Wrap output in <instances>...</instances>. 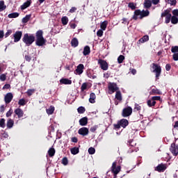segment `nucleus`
Listing matches in <instances>:
<instances>
[{
  "label": "nucleus",
  "mask_w": 178,
  "mask_h": 178,
  "mask_svg": "<svg viewBox=\"0 0 178 178\" xmlns=\"http://www.w3.org/2000/svg\"><path fill=\"white\" fill-rule=\"evenodd\" d=\"M35 45L37 47H44L47 44V40L44 38V32L42 30H39L35 33Z\"/></svg>",
  "instance_id": "obj_1"
},
{
  "label": "nucleus",
  "mask_w": 178,
  "mask_h": 178,
  "mask_svg": "<svg viewBox=\"0 0 178 178\" xmlns=\"http://www.w3.org/2000/svg\"><path fill=\"white\" fill-rule=\"evenodd\" d=\"M139 19H144V17H148V16H149V10H148V9L147 10H143L141 11V10H136L134 13V15L132 17V19L134 20H138V17Z\"/></svg>",
  "instance_id": "obj_2"
},
{
  "label": "nucleus",
  "mask_w": 178,
  "mask_h": 178,
  "mask_svg": "<svg viewBox=\"0 0 178 178\" xmlns=\"http://www.w3.org/2000/svg\"><path fill=\"white\" fill-rule=\"evenodd\" d=\"M34 41H35V36L33 34L25 33L22 38V42L25 43L26 47H30Z\"/></svg>",
  "instance_id": "obj_3"
},
{
  "label": "nucleus",
  "mask_w": 178,
  "mask_h": 178,
  "mask_svg": "<svg viewBox=\"0 0 178 178\" xmlns=\"http://www.w3.org/2000/svg\"><path fill=\"white\" fill-rule=\"evenodd\" d=\"M150 67L152 69V73H155L156 80H159L161 73H162V67L157 63H153Z\"/></svg>",
  "instance_id": "obj_4"
},
{
  "label": "nucleus",
  "mask_w": 178,
  "mask_h": 178,
  "mask_svg": "<svg viewBox=\"0 0 178 178\" xmlns=\"http://www.w3.org/2000/svg\"><path fill=\"white\" fill-rule=\"evenodd\" d=\"M127 126H129V120L124 118L118 120L117 124H113L115 130H119L121 127H122V129H126Z\"/></svg>",
  "instance_id": "obj_5"
},
{
  "label": "nucleus",
  "mask_w": 178,
  "mask_h": 178,
  "mask_svg": "<svg viewBox=\"0 0 178 178\" xmlns=\"http://www.w3.org/2000/svg\"><path fill=\"white\" fill-rule=\"evenodd\" d=\"M108 94L112 95L113 92H116L119 90V87H118V84L116 83H108Z\"/></svg>",
  "instance_id": "obj_6"
},
{
  "label": "nucleus",
  "mask_w": 178,
  "mask_h": 178,
  "mask_svg": "<svg viewBox=\"0 0 178 178\" xmlns=\"http://www.w3.org/2000/svg\"><path fill=\"white\" fill-rule=\"evenodd\" d=\"M97 63L99 65L100 69H102V70H108V69H109V65L108 64V62H106V60H102V58H99L97 60Z\"/></svg>",
  "instance_id": "obj_7"
},
{
  "label": "nucleus",
  "mask_w": 178,
  "mask_h": 178,
  "mask_svg": "<svg viewBox=\"0 0 178 178\" xmlns=\"http://www.w3.org/2000/svg\"><path fill=\"white\" fill-rule=\"evenodd\" d=\"M117 163H118L115 161L113 163L111 166V172L112 173H113L114 178L116 177V176H118L119 172H120V169H122V167H120V165L116 166Z\"/></svg>",
  "instance_id": "obj_8"
},
{
  "label": "nucleus",
  "mask_w": 178,
  "mask_h": 178,
  "mask_svg": "<svg viewBox=\"0 0 178 178\" xmlns=\"http://www.w3.org/2000/svg\"><path fill=\"white\" fill-rule=\"evenodd\" d=\"M132 113H133V108H131V106H128L123 108L122 116L123 118H128V116H130Z\"/></svg>",
  "instance_id": "obj_9"
},
{
  "label": "nucleus",
  "mask_w": 178,
  "mask_h": 178,
  "mask_svg": "<svg viewBox=\"0 0 178 178\" xmlns=\"http://www.w3.org/2000/svg\"><path fill=\"white\" fill-rule=\"evenodd\" d=\"M170 151L173 156H177L178 155V145L175 143H172L170 147Z\"/></svg>",
  "instance_id": "obj_10"
},
{
  "label": "nucleus",
  "mask_w": 178,
  "mask_h": 178,
  "mask_svg": "<svg viewBox=\"0 0 178 178\" xmlns=\"http://www.w3.org/2000/svg\"><path fill=\"white\" fill-rule=\"evenodd\" d=\"M84 65L79 64L76 66V69L74 70V74H78L79 76L83 74L84 72Z\"/></svg>",
  "instance_id": "obj_11"
},
{
  "label": "nucleus",
  "mask_w": 178,
  "mask_h": 178,
  "mask_svg": "<svg viewBox=\"0 0 178 178\" xmlns=\"http://www.w3.org/2000/svg\"><path fill=\"white\" fill-rule=\"evenodd\" d=\"M22 35H23V32L22 31H17L13 34L14 42H19L22 40Z\"/></svg>",
  "instance_id": "obj_12"
},
{
  "label": "nucleus",
  "mask_w": 178,
  "mask_h": 178,
  "mask_svg": "<svg viewBox=\"0 0 178 178\" xmlns=\"http://www.w3.org/2000/svg\"><path fill=\"white\" fill-rule=\"evenodd\" d=\"M167 165L166 164H163V163H161L159 164L158 166H156L154 168V170H156V172H159V173L162 172H165V170L167 169Z\"/></svg>",
  "instance_id": "obj_13"
},
{
  "label": "nucleus",
  "mask_w": 178,
  "mask_h": 178,
  "mask_svg": "<svg viewBox=\"0 0 178 178\" xmlns=\"http://www.w3.org/2000/svg\"><path fill=\"white\" fill-rule=\"evenodd\" d=\"M89 132L90 131L88 130V128L87 127L80 128L78 131V134H80V136H83V137L86 136H88Z\"/></svg>",
  "instance_id": "obj_14"
},
{
  "label": "nucleus",
  "mask_w": 178,
  "mask_h": 178,
  "mask_svg": "<svg viewBox=\"0 0 178 178\" xmlns=\"http://www.w3.org/2000/svg\"><path fill=\"white\" fill-rule=\"evenodd\" d=\"M13 99V94L12 92L7 93L4 97V101L6 104H10Z\"/></svg>",
  "instance_id": "obj_15"
},
{
  "label": "nucleus",
  "mask_w": 178,
  "mask_h": 178,
  "mask_svg": "<svg viewBox=\"0 0 178 178\" xmlns=\"http://www.w3.org/2000/svg\"><path fill=\"white\" fill-rule=\"evenodd\" d=\"M15 114L17 116L18 119H20L23 118V115H24V112L22 108H16L14 111Z\"/></svg>",
  "instance_id": "obj_16"
},
{
  "label": "nucleus",
  "mask_w": 178,
  "mask_h": 178,
  "mask_svg": "<svg viewBox=\"0 0 178 178\" xmlns=\"http://www.w3.org/2000/svg\"><path fill=\"white\" fill-rule=\"evenodd\" d=\"M134 111H135V112L136 111L138 112L141 118H143V114L144 113L145 110H143V112L141 113V106H140V104H135Z\"/></svg>",
  "instance_id": "obj_17"
},
{
  "label": "nucleus",
  "mask_w": 178,
  "mask_h": 178,
  "mask_svg": "<svg viewBox=\"0 0 178 178\" xmlns=\"http://www.w3.org/2000/svg\"><path fill=\"white\" fill-rule=\"evenodd\" d=\"M80 126H87L88 124V118L83 117L79 120Z\"/></svg>",
  "instance_id": "obj_18"
},
{
  "label": "nucleus",
  "mask_w": 178,
  "mask_h": 178,
  "mask_svg": "<svg viewBox=\"0 0 178 178\" xmlns=\"http://www.w3.org/2000/svg\"><path fill=\"white\" fill-rule=\"evenodd\" d=\"M152 6V1L151 0H145L143 7L145 9H149Z\"/></svg>",
  "instance_id": "obj_19"
},
{
  "label": "nucleus",
  "mask_w": 178,
  "mask_h": 178,
  "mask_svg": "<svg viewBox=\"0 0 178 178\" xmlns=\"http://www.w3.org/2000/svg\"><path fill=\"white\" fill-rule=\"evenodd\" d=\"M60 84L70 85L72 84V80L66 78H63L60 80Z\"/></svg>",
  "instance_id": "obj_20"
},
{
  "label": "nucleus",
  "mask_w": 178,
  "mask_h": 178,
  "mask_svg": "<svg viewBox=\"0 0 178 178\" xmlns=\"http://www.w3.org/2000/svg\"><path fill=\"white\" fill-rule=\"evenodd\" d=\"M149 94H150V95H161V94H162V92H161V90H159V89L153 88L150 91Z\"/></svg>",
  "instance_id": "obj_21"
},
{
  "label": "nucleus",
  "mask_w": 178,
  "mask_h": 178,
  "mask_svg": "<svg viewBox=\"0 0 178 178\" xmlns=\"http://www.w3.org/2000/svg\"><path fill=\"white\" fill-rule=\"evenodd\" d=\"M91 53V49H90V46H85L83 48V54L84 56H87V55H90Z\"/></svg>",
  "instance_id": "obj_22"
},
{
  "label": "nucleus",
  "mask_w": 178,
  "mask_h": 178,
  "mask_svg": "<svg viewBox=\"0 0 178 178\" xmlns=\"http://www.w3.org/2000/svg\"><path fill=\"white\" fill-rule=\"evenodd\" d=\"M96 98H97V96L95 95V93L91 92L90 94L89 102L90 104H95V99Z\"/></svg>",
  "instance_id": "obj_23"
},
{
  "label": "nucleus",
  "mask_w": 178,
  "mask_h": 178,
  "mask_svg": "<svg viewBox=\"0 0 178 178\" xmlns=\"http://www.w3.org/2000/svg\"><path fill=\"white\" fill-rule=\"evenodd\" d=\"M70 152L72 155H77L80 152V149L77 147H74L70 149Z\"/></svg>",
  "instance_id": "obj_24"
},
{
  "label": "nucleus",
  "mask_w": 178,
  "mask_h": 178,
  "mask_svg": "<svg viewBox=\"0 0 178 178\" xmlns=\"http://www.w3.org/2000/svg\"><path fill=\"white\" fill-rule=\"evenodd\" d=\"M71 45H72V47H74V48L79 47V40H77V38H74L72 39Z\"/></svg>",
  "instance_id": "obj_25"
},
{
  "label": "nucleus",
  "mask_w": 178,
  "mask_h": 178,
  "mask_svg": "<svg viewBox=\"0 0 178 178\" xmlns=\"http://www.w3.org/2000/svg\"><path fill=\"white\" fill-rule=\"evenodd\" d=\"M13 124H15V121L10 118L8 119L6 124L7 128L12 129V127H13Z\"/></svg>",
  "instance_id": "obj_26"
},
{
  "label": "nucleus",
  "mask_w": 178,
  "mask_h": 178,
  "mask_svg": "<svg viewBox=\"0 0 178 178\" xmlns=\"http://www.w3.org/2000/svg\"><path fill=\"white\" fill-rule=\"evenodd\" d=\"M108 26V21H104L100 24V29L103 30V31H105L106 30V27Z\"/></svg>",
  "instance_id": "obj_27"
},
{
  "label": "nucleus",
  "mask_w": 178,
  "mask_h": 178,
  "mask_svg": "<svg viewBox=\"0 0 178 178\" xmlns=\"http://www.w3.org/2000/svg\"><path fill=\"white\" fill-rule=\"evenodd\" d=\"M30 5H31V1H27L22 6H21V9L22 10H24V9H27V8H29V6H30Z\"/></svg>",
  "instance_id": "obj_28"
},
{
  "label": "nucleus",
  "mask_w": 178,
  "mask_h": 178,
  "mask_svg": "<svg viewBox=\"0 0 178 178\" xmlns=\"http://www.w3.org/2000/svg\"><path fill=\"white\" fill-rule=\"evenodd\" d=\"M115 99H117L118 101H122V99H123L122 97V92H120V90H117L115 93Z\"/></svg>",
  "instance_id": "obj_29"
},
{
  "label": "nucleus",
  "mask_w": 178,
  "mask_h": 178,
  "mask_svg": "<svg viewBox=\"0 0 178 178\" xmlns=\"http://www.w3.org/2000/svg\"><path fill=\"white\" fill-rule=\"evenodd\" d=\"M55 152H56L55 148L54 147L49 148V149L48 150L49 156H50V158H52V156H55Z\"/></svg>",
  "instance_id": "obj_30"
},
{
  "label": "nucleus",
  "mask_w": 178,
  "mask_h": 178,
  "mask_svg": "<svg viewBox=\"0 0 178 178\" xmlns=\"http://www.w3.org/2000/svg\"><path fill=\"white\" fill-rule=\"evenodd\" d=\"M86 90H88V83H87V82L82 83V85L81 86V92L86 91Z\"/></svg>",
  "instance_id": "obj_31"
},
{
  "label": "nucleus",
  "mask_w": 178,
  "mask_h": 178,
  "mask_svg": "<svg viewBox=\"0 0 178 178\" xmlns=\"http://www.w3.org/2000/svg\"><path fill=\"white\" fill-rule=\"evenodd\" d=\"M61 23L63 26H66L69 23V18L66 16H64L61 18Z\"/></svg>",
  "instance_id": "obj_32"
},
{
  "label": "nucleus",
  "mask_w": 178,
  "mask_h": 178,
  "mask_svg": "<svg viewBox=\"0 0 178 178\" xmlns=\"http://www.w3.org/2000/svg\"><path fill=\"white\" fill-rule=\"evenodd\" d=\"M19 13H12L8 15L9 19H16V17H19Z\"/></svg>",
  "instance_id": "obj_33"
},
{
  "label": "nucleus",
  "mask_w": 178,
  "mask_h": 178,
  "mask_svg": "<svg viewBox=\"0 0 178 178\" xmlns=\"http://www.w3.org/2000/svg\"><path fill=\"white\" fill-rule=\"evenodd\" d=\"M6 9V6L5 5V1L3 0L0 1V10L3 12Z\"/></svg>",
  "instance_id": "obj_34"
},
{
  "label": "nucleus",
  "mask_w": 178,
  "mask_h": 178,
  "mask_svg": "<svg viewBox=\"0 0 178 178\" xmlns=\"http://www.w3.org/2000/svg\"><path fill=\"white\" fill-rule=\"evenodd\" d=\"M169 15H172V14H170V10L167 9L164 10L163 13H161V17H166L169 16Z\"/></svg>",
  "instance_id": "obj_35"
},
{
  "label": "nucleus",
  "mask_w": 178,
  "mask_h": 178,
  "mask_svg": "<svg viewBox=\"0 0 178 178\" xmlns=\"http://www.w3.org/2000/svg\"><path fill=\"white\" fill-rule=\"evenodd\" d=\"M47 115H52L55 112V107L51 106L48 109L46 110Z\"/></svg>",
  "instance_id": "obj_36"
},
{
  "label": "nucleus",
  "mask_w": 178,
  "mask_h": 178,
  "mask_svg": "<svg viewBox=\"0 0 178 178\" xmlns=\"http://www.w3.org/2000/svg\"><path fill=\"white\" fill-rule=\"evenodd\" d=\"M171 23L172 24H177L178 23V17L174 15H171Z\"/></svg>",
  "instance_id": "obj_37"
},
{
  "label": "nucleus",
  "mask_w": 178,
  "mask_h": 178,
  "mask_svg": "<svg viewBox=\"0 0 178 178\" xmlns=\"http://www.w3.org/2000/svg\"><path fill=\"white\" fill-rule=\"evenodd\" d=\"M147 104L149 106V108H151L152 106H155V105L156 104V102L152 101V99L147 100Z\"/></svg>",
  "instance_id": "obj_38"
},
{
  "label": "nucleus",
  "mask_w": 178,
  "mask_h": 178,
  "mask_svg": "<svg viewBox=\"0 0 178 178\" xmlns=\"http://www.w3.org/2000/svg\"><path fill=\"white\" fill-rule=\"evenodd\" d=\"M31 18V15H26L25 17L22 19V23H27Z\"/></svg>",
  "instance_id": "obj_39"
},
{
  "label": "nucleus",
  "mask_w": 178,
  "mask_h": 178,
  "mask_svg": "<svg viewBox=\"0 0 178 178\" xmlns=\"http://www.w3.org/2000/svg\"><path fill=\"white\" fill-rule=\"evenodd\" d=\"M78 113L83 114L84 112H86V108L84 106H79L77 108Z\"/></svg>",
  "instance_id": "obj_40"
},
{
  "label": "nucleus",
  "mask_w": 178,
  "mask_h": 178,
  "mask_svg": "<svg viewBox=\"0 0 178 178\" xmlns=\"http://www.w3.org/2000/svg\"><path fill=\"white\" fill-rule=\"evenodd\" d=\"M61 163L64 165V166H66L69 163V160L67 159V157H63L61 161Z\"/></svg>",
  "instance_id": "obj_41"
},
{
  "label": "nucleus",
  "mask_w": 178,
  "mask_h": 178,
  "mask_svg": "<svg viewBox=\"0 0 178 178\" xmlns=\"http://www.w3.org/2000/svg\"><path fill=\"white\" fill-rule=\"evenodd\" d=\"M128 8H130V9H131V10H136V4H134V3L133 2H130L128 4Z\"/></svg>",
  "instance_id": "obj_42"
},
{
  "label": "nucleus",
  "mask_w": 178,
  "mask_h": 178,
  "mask_svg": "<svg viewBox=\"0 0 178 178\" xmlns=\"http://www.w3.org/2000/svg\"><path fill=\"white\" fill-rule=\"evenodd\" d=\"M6 126V125L5 124V119L4 118L0 119V127H1V129H5Z\"/></svg>",
  "instance_id": "obj_43"
},
{
  "label": "nucleus",
  "mask_w": 178,
  "mask_h": 178,
  "mask_svg": "<svg viewBox=\"0 0 178 178\" xmlns=\"http://www.w3.org/2000/svg\"><path fill=\"white\" fill-rule=\"evenodd\" d=\"M165 2H168L171 5V6H175L177 1L176 0H165Z\"/></svg>",
  "instance_id": "obj_44"
},
{
  "label": "nucleus",
  "mask_w": 178,
  "mask_h": 178,
  "mask_svg": "<svg viewBox=\"0 0 178 178\" xmlns=\"http://www.w3.org/2000/svg\"><path fill=\"white\" fill-rule=\"evenodd\" d=\"M170 20H172V14L165 17V23L166 24H169V23H170Z\"/></svg>",
  "instance_id": "obj_45"
},
{
  "label": "nucleus",
  "mask_w": 178,
  "mask_h": 178,
  "mask_svg": "<svg viewBox=\"0 0 178 178\" xmlns=\"http://www.w3.org/2000/svg\"><path fill=\"white\" fill-rule=\"evenodd\" d=\"M171 52L172 54H177V52H178V46H172L171 47Z\"/></svg>",
  "instance_id": "obj_46"
},
{
  "label": "nucleus",
  "mask_w": 178,
  "mask_h": 178,
  "mask_svg": "<svg viewBox=\"0 0 178 178\" xmlns=\"http://www.w3.org/2000/svg\"><path fill=\"white\" fill-rule=\"evenodd\" d=\"M34 92H35V90L29 89L26 92V94H27L28 97H31V95L34 94Z\"/></svg>",
  "instance_id": "obj_47"
},
{
  "label": "nucleus",
  "mask_w": 178,
  "mask_h": 178,
  "mask_svg": "<svg viewBox=\"0 0 178 178\" xmlns=\"http://www.w3.org/2000/svg\"><path fill=\"white\" fill-rule=\"evenodd\" d=\"M124 60V56L123 55H120L118 58V63H123V61Z\"/></svg>",
  "instance_id": "obj_48"
},
{
  "label": "nucleus",
  "mask_w": 178,
  "mask_h": 178,
  "mask_svg": "<svg viewBox=\"0 0 178 178\" xmlns=\"http://www.w3.org/2000/svg\"><path fill=\"white\" fill-rule=\"evenodd\" d=\"M18 104L21 106H24V105H26V100L24 99H20L18 102Z\"/></svg>",
  "instance_id": "obj_49"
},
{
  "label": "nucleus",
  "mask_w": 178,
  "mask_h": 178,
  "mask_svg": "<svg viewBox=\"0 0 178 178\" xmlns=\"http://www.w3.org/2000/svg\"><path fill=\"white\" fill-rule=\"evenodd\" d=\"M88 153L90 154V155H94V154H95V148L90 147L88 149Z\"/></svg>",
  "instance_id": "obj_50"
},
{
  "label": "nucleus",
  "mask_w": 178,
  "mask_h": 178,
  "mask_svg": "<svg viewBox=\"0 0 178 178\" xmlns=\"http://www.w3.org/2000/svg\"><path fill=\"white\" fill-rule=\"evenodd\" d=\"M97 37H102V35H104V30L99 29L97 32Z\"/></svg>",
  "instance_id": "obj_51"
},
{
  "label": "nucleus",
  "mask_w": 178,
  "mask_h": 178,
  "mask_svg": "<svg viewBox=\"0 0 178 178\" xmlns=\"http://www.w3.org/2000/svg\"><path fill=\"white\" fill-rule=\"evenodd\" d=\"M97 129H98V126L95 125V126L90 127V131H91V133H95V131H97Z\"/></svg>",
  "instance_id": "obj_52"
},
{
  "label": "nucleus",
  "mask_w": 178,
  "mask_h": 178,
  "mask_svg": "<svg viewBox=\"0 0 178 178\" xmlns=\"http://www.w3.org/2000/svg\"><path fill=\"white\" fill-rule=\"evenodd\" d=\"M12 113H13V110L10 108L6 114V118H10V116H12Z\"/></svg>",
  "instance_id": "obj_53"
},
{
  "label": "nucleus",
  "mask_w": 178,
  "mask_h": 178,
  "mask_svg": "<svg viewBox=\"0 0 178 178\" xmlns=\"http://www.w3.org/2000/svg\"><path fill=\"white\" fill-rule=\"evenodd\" d=\"M152 101H161V96H154L152 97Z\"/></svg>",
  "instance_id": "obj_54"
},
{
  "label": "nucleus",
  "mask_w": 178,
  "mask_h": 178,
  "mask_svg": "<svg viewBox=\"0 0 178 178\" xmlns=\"http://www.w3.org/2000/svg\"><path fill=\"white\" fill-rule=\"evenodd\" d=\"M10 34H12V30L9 29L7 31V32L4 35L5 38H8V37H9Z\"/></svg>",
  "instance_id": "obj_55"
},
{
  "label": "nucleus",
  "mask_w": 178,
  "mask_h": 178,
  "mask_svg": "<svg viewBox=\"0 0 178 178\" xmlns=\"http://www.w3.org/2000/svg\"><path fill=\"white\" fill-rule=\"evenodd\" d=\"M0 80L1 81H5L6 80V74H2L0 75Z\"/></svg>",
  "instance_id": "obj_56"
},
{
  "label": "nucleus",
  "mask_w": 178,
  "mask_h": 178,
  "mask_svg": "<svg viewBox=\"0 0 178 178\" xmlns=\"http://www.w3.org/2000/svg\"><path fill=\"white\" fill-rule=\"evenodd\" d=\"M24 59L26 62H31V56L26 55Z\"/></svg>",
  "instance_id": "obj_57"
},
{
  "label": "nucleus",
  "mask_w": 178,
  "mask_h": 178,
  "mask_svg": "<svg viewBox=\"0 0 178 178\" xmlns=\"http://www.w3.org/2000/svg\"><path fill=\"white\" fill-rule=\"evenodd\" d=\"M173 60L177 61L178 60V53H174L172 55Z\"/></svg>",
  "instance_id": "obj_58"
},
{
  "label": "nucleus",
  "mask_w": 178,
  "mask_h": 178,
  "mask_svg": "<svg viewBox=\"0 0 178 178\" xmlns=\"http://www.w3.org/2000/svg\"><path fill=\"white\" fill-rule=\"evenodd\" d=\"M10 88V84L6 83L3 86L2 90H9Z\"/></svg>",
  "instance_id": "obj_59"
},
{
  "label": "nucleus",
  "mask_w": 178,
  "mask_h": 178,
  "mask_svg": "<svg viewBox=\"0 0 178 178\" xmlns=\"http://www.w3.org/2000/svg\"><path fill=\"white\" fill-rule=\"evenodd\" d=\"M142 39L145 42H147V41L149 40V36H148V35H145L142 38Z\"/></svg>",
  "instance_id": "obj_60"
},
{
  "label": "nucleus",
  "mask_w": 178,
  "mask_h": 178,
  "mask_svg": "<svg viewBox=\"0 0 178 178\" xmlns=\"http://www.w3.org/2000/svg\"><path fill=\"white\" fill-rule=\"evenodd\" d=\"M173 16L178 17V9H175L172 11Z\"/></svg>",
  "instance_id": "obj_61"
},
{
  "label": "nucleus",
  "mask_w": 178,
  "mask_h": 178,
  "mask_svg": "<svg viewBox=\"0 0 178 178\" xmlns=\"http://www.w3.org/2000/svg\"><path fill=\"white\" fill-rule=\"evenodd\" d=\"M170 69H172V66L170 65V64H166L165 70L167 72H169L170 70Z\"/></svg>",
  "instance_id": "obj_62"
},
{
  "label": "nucleus",
  "mask_w": 178,
  "mask_h": 178,
  "mask_svg": "<svg viewBox=\"0 0 178 178\" xmlns=\"http://www.w3.org/2000/svg\"><path fill=\"white\" fill-rule=\"evenodd\" d=\"M152 1V3L153 5H158V3H159V2H161V0H151Z\"/></svg>",
  "instance_id": "obj_63"
},
{
  "label": "nucleus",
  "mask_w": 178,
  "mask_h": 178,
  "mask_svg": "<svg viewBox=\"0 0 178 178\" xmlns=\"http://www.w3.org/2000/svg\"><path fill=\"white\" fill-rule=\"evenodd\" d=\"M77 10V8L76 7H72V8L70 10V13H74Z\"/></svg>",
  "instance_id": "obj_64"
}]
</instances>
